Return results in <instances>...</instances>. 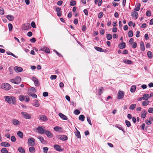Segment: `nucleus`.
Here are the masks:
<instances>
[{"label":"nucleus","instance_id":"nucleus-55","mask_svg":"<svg viewBox=\"0 0 153 153\" xmlns=\"http://www.w3.org/2000/svg\"><path fill=\"white\" fill-rule=\"evenodd\" d=\"M117 127L120 130H121L123 131V132H125L124 131V129L121 126V125H119L118 126H117Z\"/></svg>","mask_w":153,"mask_h":153},{"label":"nucleus","instance_id":"nucleus-33","mask_svg":"<svg viewBox=\"0 0 153 153\" xmlns=\"http://www.w3.org/2000/svg\"><path fill=\"white\" fill-rule=\"evenodd\" d=\"M25 97L24 96L21 95H20L19 97V100H20L21 101H23L25 100Z\"/></svg>","mask_w":153,"mask_h":153},{"label":"nucleus","instance_id":"nucleus-63","mask_svg":"<svg viewBox=\"0 0 153 153\" xmlns=\"http://www.w3.org/2000/svg\"><path fill=\"white\" fill-rule=\"evenodd\" d=\"M25 98L24 100H25V101L28 102L29 101V100H30L29 98L27 96H25Z\"/></svg>","mask_w":153,"mask_h":153},{"label":"nucleus","instance_id":"nucleus-51","mask_svg":"<svg viewBox=\"0 0 153 153\" xmlns=\"http://www.w3.org/2000/svg\"><path fill=\"white\" fill-rule=\"evenodd\" d=\"M11 140L12 142H15L16 141V138L14 136H12L11 137Z\"/></svg>","mask_w":153,"mask_h":153},{"label":"nucleus","instance_id":"nucleus-62","mask_svg":"<svg viewBox=\"0 0 153 153\" xmlns=\"http://www.w3.org/2000/svg\"><path fill=\"white\" fill-rule=\"evenodd\" d=\"M48 94L46 92H44L43 93V96L44 97H46L48 96Z\"/></svg>","mask_w":153,"mask_h":153},{"label":"nucleus","instance_id":"nucleus-20","mask_svg":"<svg viewBox=\"0 0 153 153\" xmlns=\"http://www.w3.org/2000/svg\"><path fill=\"white\" fill-rule=\"evenodd\" d=\"M150 98L149 95L148 94H144L143 96V100H147Z\"/></svg>","mask_w":153,"mask_h":153},{"label":"nucleus","instance_id":"nucleus-46","mask_svg":"<svg viewBox=\"0 0 153 153\" xmlns=\"http://www.w3.org/2000/svg\"><path fill=\"white\" fill-rule=\"evenodd\" d=\"M61 129V127L59 126H56L54 128V130L56 131H59V130Z\"/></svg>","mask_w":153,"mask_h":153},{"label":"nucleus","instance_id":"nucleus-57","mask_svg":"<svg viewBox=\"0 0 153 153\" xmlns=\"http://www.w3.org/2000/svg\"><path fill=\"white\" fill-rule=\"evenodd\" d=\"M10 81L12 83L17 84V82H16V79H11Z\"/></svg>","mask_w":153,"mask_h":153},{"label":"nucleus","instance_id":"nucleus-26","mask_svg":"<svg viewBox=\"0 0 153 153\" xmlns=\"http://www.w3.org/2000/svg\"><path fill=\"white\" fill-rule=\"evenodd\" d=\"M17 134L18 136L20 138H22L23 137V134L22 132L19 131Z\"/></svg>","mask_w":153,"mask_h":153},{"label":"nucleus","instance_id":"nucleus-2","mask_svg":"<svg viewBox=\"0 0 153 153\" xmlns=\"http://www.w3.org/2000/svg\"><path fill=\"white\" fill-rule=\"evenodd\" d=\"M1 88L4 90L8 91L11 88V85L8 83H2Z\"/></svg>","mask_w":153,"mask_h":153},{"label":"nucleus","instance_id":"nucleus-49","mask_svg":"<svg viewBox=\"0 0 153 153\" xmlns=\"http://www.w3.org/2000/svg\"><path fill=\"white\" fill-rule=\"evenodd\" d=\"M103 16V13L102 12H100L98 15V18L99 19H101L102 17Z\"/></svg>","mask_w":153,"mask_h":153},{"label":"nucleus","instance_id":"nucleus-19","mask_svg":"<svg viewBox=\"0 0 153 153\" xmlns=\"http://www.w3.org/2000/svg\"><path fill=\"white\" fill-rule=\"evenodd\" d=\"M140 46L141 51H144L145 50V46L143 42L142 41L140 42Z\"/></svg>","mask_w":153,"mask_h":153},{"label":"nucleus","instance_id":"nucleus-30","mask_svg":"<svg viewBox=\"0 0 153 153\" xmlns=\"http://www.w3.org/2000/svg\"><path fill=\"white\" fill-rule=\"evenodd\" d=\"M136 87L135 85L132 86L131 88L130 91L131 92H134L135 91Z\"/></svg>","mask_w":153,"mask_h":153},{"label":"nucleus","instance_id":"nucleus-25","mask_svg":"<svg viewBox=\"0 0 153 153\" xmlns=\"http://www.w3.org/2000/svg\"><path fill=\"white\" fill-rule=\"evenodd\" d=\"M19 152L21 153H25V149L22 147H19L18 149Z\"/></svg>","mask_w":153,"mask_h":153},{"label":"nucleus","instance_id":"nucleus-42","mask_svg":"<svg viewBox=\"0 0 153 153\" xmlns=\"http://www.w3.org/2000/svg\"><path fill=\"white\" fill-rule=\"evenodd\" d=\"M16 82H17V84H18L21 81V78L19 76H17L15 78Z\"/></svg>","mask_w":153,"mask_h":153},{"label":"nucleus","instance_id":"nucleus-17","mask_svg":"<svg viewBox=\"0 0 153 153\" xmlns=\"http://www.w3.org/2000/svg\"><path fill=\"white\" fill-rule=\"evenodd\" d=\"M1 146L4 147H9L10 146V143L6 142L1 143Z\"/></svg>","mask_w":153,"mask_h":153},{"label":"nucleus","instance_id":"nucleus-27","mask_svg":"<svg viewBox=\"0 0 153 153\" xmlns=\"http://www.w3.org/2000/svg\"><path fill=\"white\" fill-rule=\"evenodd\" d=\"M126 47V44L125 42H123L119 45V48L122 49L125 48Z\"/></svg>","mask_w":153,"mask_h":153},{"label":"nucleus","instance_id":"nucleus-32","mask_svg":"<svg viewBox=\"0 0 153 153\" xmlns=\"http://www.w3.org/2000/svg\"><path fill=\"white\" fill-rule=\"evenodd\" d=\"M140 3H138L137 4V7L134 9V10L136 11H138L140 8Z\"/></svg>","mask_w":153,"mask_h":153},{"label":"nucleus","instance_id":"nucleus-16","mask_svg":"<svg viewBox=\"0 0 153 153\" xmlns=\"http://www.w3.org/2000/svg\"><path fill=\"white\" fill-rule=\"evenodd\" d=\"M14 69L16 72H21L22 71V68L20 67L16 66L14 67Z\"/></svg>","mask_w":153,"mask_h":153},{"label":"nucleus","instance_id":"nucleus-9","mask_svg":"<svg viewBox=\"0 0 153 153\" xmlns=\"http://www.w3.org/2000/svg\"><path fill=\"white\" fill-rule=\"evenodd\" d=\"M38 118L40 120L43 121H46L48 120V119L47 117L43 115H39L38 117Z\"/></svg>","mask_w":153,"mask_h":153},{"label":"nucleus","instance_id":"nucleus-28","mask_svg":"<svg viewBox=\"0 0 153 153\" xmlns=\"http://www.w3.org/2000/svg\"><path fill=\"white\" fill-rule=\"evenodd\" d=\"M29 151L31 153H34L35 152V150L33 146H32L29 148Z\"/></svg>","mask_w":153,"mask_h":153},{"label":"nucleus","instance_id":"nucleus-44","mask_svg":"<svg viewBox=\"0 0 153 153\" xmlns=\"http://www.w3.org/2000/svg\"><path fill=\"white\" fill-rule=\"evenodd\" d=\"M76 4V2L75 1L71 0V1L70 5L71 6H74Z\"/></svg>","mask_w":153,"mask_h":153},{"label":"nucleus","instance_id":"nucleus-40","mask_svg":"<svg viewBox=\"0 0 153 153\" xmlns=\"http://www.w3.org/2000/svg\"><path fill=\"white\" fill-rule=\"evenodd\" d=\"M2 153H8V151L5 148H3L1 150Z\"/></svg>","mask_w":153,"mask_h":153},{"label":"nucleus","instance_id":"nucleus-24","mask_svg":"<svg viewBox=\"0 0 153 153\" xmlns=\"http://www.w3.org/2000/svg\"><path fill=\"white\" fill-rule=\"evenodd\" d=\"M6 18L9 21H12L13 20L14 18L13 16L10 15H7L6 16Z\"/></svg>","mask_w":153,"mask_h":153},{"label":"nucleus","instance_id":"nucleus-56","mask_svg":"<svg viewBox=\"0 0 153 153\" xmlns=\"http://www.w3.org/2000/svg\"><path fill=\"white\" fill-rule=\"evenodd\" d=\"M43 152L44 153H47L48 150V148L47 147H44L43 148Z\"/></svg>","mask_w":153,"mask_h":153},{"label":"nucleus","instance_id":"nucleus-34","mask_svg":"<svg viewBox=\"0 0 153 153\" xmlns=\"http://www.w3.org/2000/svg\"><path fill=\"white\" fill-rule=\"evenodd\" d=\"M75 134L77 138H80L81 137L80 132L78 130H77V131L75 133Z\"/></svg>","mask_w":153,"mask_h":153},{"label":"nucleus","instance_id":"nucleus-22","mask_svg":"<svg viewBox=\"0 0 153 153\" xmlns=\"http://www.w3.org/2000/svg\"><path fill=\"white\" fill-rule=\"evenodd\" d=\"M13 123L15 126H17L19 125V121L16 119H13L12 120Z\"/></svg>","mask_w":153,"mask_h":153},{"label":"nucleus","instance_id":"nucleus-37","mask_svg":"<svg viewBox=\"0 0 153 153\" xmlns=\"http://www.w3.org/2000/svg\"><path fill=\"white\" fill-rule=\"evenodd\" d=\"M147 54L148 57L149 58L151 59L152 57V56H153L152 54L151 51H148L147 52Z\"/></svg>","mask_w":153,"mask_h":153},{"label":"nucleus","instance_id":"nucleus-53","mask_svg":"<svg viewBox=\"0 0 153 153\" xmlns=\"http://www.w3.org/2000/svg\"><path fill=\"white\" fill-rule=\"evenodd\" d=\"M7 53L8 55H11V56H13V57H14L15 58H17V57L14 54H13V53H11V52H7Z\"/></svg>","mask_w":153,"mask_h":153},{"label":"nucleus","instance_id":"nucleus-4","mask_svg":"<svg viewBox=\"0 0 153 153\" xmlns=\"http://www.w3.org/2000/svg\"><path fill=\"white\" fill-rule=\"evenodd\" d=\"M36 130L37 131H36L41 134H44L46 131V130L44 129L42 126H38L36 128Z\"/></svg>","mask_w":153,"mask_h":153},{"label":"nucleus","instance_id":"nucleus-36","mask_svg":"<svg viewBox=\"0 0 153 153\" xmlns=\"http://www.w3.org/2000/svg\"><path fill=\"white\" fill-rule=\"evenodd\" d=\"M85 117L83 115H80L79 117V120L83 121L85 120Z\"/></svg>","mask_w":153,"mask_h":153},{"label":"nucleus","instance_id":"nucleus-48","mask_svg":"<svg viewBox=\"0 0 153 153\" xmlns=\"http://www.w3.org/2000/svg\"><path fill=\"white\" fill-rule=\"evenodd\" d=\"M9 30L10 31H11L13 29V25L9 23L8 24Z\"/></svg>","mask_w":153,"mask_h":153},{"label":"nucleus","instance_id":"nucleus-59","mask_svg":"<svg viewBox=\"0 0 153 153\" xmlns=\"http://www.w3.org/2000/svg\"><path fill=\"white\" fill-rule=\"evenodd\" d=\"M145 123L147 125H150L152 123V122L150 120H147L145 121Z\"/></svg>","mask_w":153,"mask_h":153},{"label":"nucleus","instance_id":"nucleus-35","mask_svg":"<svg viewBox=\"0 0 153 153\" xmlns=\"http://www.w3.org/2000/svg\"><path fill=\"white\" fill-rule=\"evenodd\" d=\"M149 101L148 100H146L143 102L142 105L143 106H147L149 105Z\"/></svg>","mask_w":153,"mask_h":153},{"label":"nucleus","instance_id":"nucleus-47","mask_svg":"<svg viewBox=\"0 0 153 153\" xmlns=\"http://www.w3.org/2000/svg\"><path fill=\"white\" fill-rule=\"evenodd\" d=\"M4 14V11L3 8L1 7H0V14L3 15Z\"/></svg>","mask_w":153,"mask_h":153},{"label":"nucleus","instance_id":"nucleus-7","mask_svg":"<svg viewBox=\"0 0 153 153\" xmlns=\"http://www.w3.org/2000/svg\"><path fill=\"white\" fill-rule=\"evenodd\" d=\"M57 138L62 140H65L68 139L67 137L65 135H58L56 136Z\"/></svg>","mask_w":153,"mask_h":153},{"label":"nucleus","instance_id":"nucleus-1","mask_svg":"<svg viewBox=\"0 0 153 153\" xmlns=\"http://www.w3.org/2000/svg\"><path fill=\"white\" fill-rule=\"evenodd\" d=\"M5 100L10 104L14 105L16 103V99L12 96H5Z\"/></svg>","mask_w":153,"mask_h":153},{"label":"nucleus","instance_id":"nucleus-18","mask_svg":"<svg viewBox=\"0 0 153 153\" xmlns=\"http://www.w3.org/2000/svg\"><path fill=\"white\" fill-rule=\"evenodd\" d=\"M123 62L125 63L128 65L132 64L133 63L132 61L128 59H124L123 60Z\"/></svg>","mask_w":153,"mask_h":153},{"label":"nucleus","instance_id":"nucleus-12","mask_svg":"<svg viewBox=\"0 0 153 153\" xmlns=\"http://www.w3.org/2000/svg\"><path fill=\"white\" fill-rule=\"evenodd\" d=\"M59 116L63 120H68V117L65 115L62 114L61 113H59Z\"/></svg>","mask_w":153,"mask_h":153},{"label":"nucleus","instance_id":"nucleus-50","mask_svg":"<svg viewBox=\"0 0 153 153\" xmlns=\"http://www.w3.org/2000/svg\"><path fill=\"white\" fill-rule=\"evenodd\" d=\"M87 121L88 122V123L91 126L92 125V124L91 123V120H90V118L88 116V117H87Z\"/></svg>","mask_w":153,"mask_h":153},{"label":"nucleus","instance_id":"nucleus-39","mask_svg":"<svg viewBox=\"0 0 153 153\" xmlns=\"http://www.w3.org/2000/svg\"><path fill=\"white\" fill-rule=\"evenodd\" d=\"M103 91V88L102 87H101L100 89H99V90L98 91V95H100L102 92Z\"/></svg>","mask_w":153,"mask_h":153},{"label":"nucleus","instance_id":"nucleus-3","mask_svg":"<svg viewBox=\"0 0 153 153\" xmlns=\"http://www.w3.org/2000/svg\"><path fill=\"white\" fill-rule=\"evenodd\" d=\"M35 139L33 137L28 139L27 143L29 146H33L35 145Z\"/></svg>","mask_w":153,"mask_h":153},{"label":"nucleus","instance_id":"nucleus-14","mask_svg":"<svg viewBox=\"0 0 153 153\" xmlns=\"http://www.w3.org/2000/svg\"><path fill=\"white\" fill-rule=\"evenodd\" d=\"M54 148L55 149L59 152H61L62 151V149L61 148L60 146L58 145H54Z\"/></svg>","mask_w":153,"mask_h":153},{"label":"nucleus","instance_id":"nucleus-11","mask_svg":"<svg viewBox=\"0 0 153 153\" xmlns=\"http://www.w3.org/2000/svg\"><path fill=\"white\" fill-rule=\"evenodd\" d=\"M37 138L42 143L45 144L46 143L47 141L45 140L43 137L39 136H38Z\"/></svg>","mask_w":153,"mask_h":153},{"label":"nucleus","instance_id":"nucleus-60","mask_svg":"<svg viewBox=\"0 0 153 153\" xmlns=\"http://www.w3.org/2000/svg\"><path fill=\"white\" fill-rule=\"evenodd\" d=\"M146 15L147 16H151V11H147L146 13Z\"/></svg>","mask_w":153,"mask_h":153},{"label":"nucleus","instance_id":"nucleus-41","mask_svg":"<svg viewBox=\"0 0 153 153\" xmlns=\"http://www.w3.org/2000/svg\"><path fill=\"white\" fill-rule=\"evenodd\" d=\"M33 105L34 106L36 107H38L39 106V102L38 100H35Z\"/></svg>","mask_w":153,"mask_h":153},{"label":"nucleus","instance_id":"nucleus-31","mask_svg":"<svg viewBox=\"0 0 153 153\" xmlns=\"http://www.w3.org/2000/svg\"><path fill=\"white\" fill-rule=\"evenodd\" d=\"M136 106V104H133L130 106L129 109L130 110H134Z\"/></svg>","mask_w":153,"mask_h":153},{"label":"nucleus","instance_id":"nucleus-8","mask_svg":"<svg viewBox=\"0 0 153 153\" xmlns=\"http://www.w3.org/2000/svg\"><path fill=\"white\" fill-rule=\"evenodd\" d=\"M32 80L34 82L36 86H38L39 85L40 83L38 79L36 77L33 76L32 78Z\"/></svg>","mask_w":153,"mask_h":153},{"label":"nucleus","instance_id":"nucleus-29","mask_svg":"<svg viewBox=\"0 0 153 153\" xmlns=\"http://www.w3.org/2000/svg\"><path fill=\"white\" fill-rule=\"evenodd\" d=\"M95 49L97 51L99 52H104L102 48L98 47H95Z\"/></svg>","mask_w":153,"mask_h":153},{"label":"nucleus","instance_id":"nucleus-13","mask_svg":"<svg viewBox=\"0 0 153 153\" xmlns=\"http://www.w3.org/2000/svg\"><path fill=\"white\" fill-rule=\"evenodd\" d=\"M45 134L47 136L49 137H51L53 136V134L50 131H47L46 130Z\"/></svg>","mask_w":153,"mask_h":153},{"label":"nucleus","instance_id":"nucleus-5","mask_svg":"<svg viewBox=\"0 0 153 153\" xmlns=\"http://www.w3.org/2000/svg\"><path fill=\"white\" fill-rule=\"evenodd\" d=\"M124 96V93L123 91H119L117 94L118 99H120L123 98Z\"/></svg>","mask_w":153,"mask_h":153},{"label":"nucleus","instance_id":"nucleus-21","mask_svg":"<svg viewBox=\"0 0 153 153\" xmlns=\"http://www.w3.org/2000/svg\"><path fill=\"white\" fill-rule=\"evenodd\" d=\"M146 115V111L144 110L141 113V117L143 118H144Z\"/></svg>","mask_w":153,"mask_h":153},{"label":"nucleus","instance_id":"nucleus-52","mask_svg":"<svg viewBox=\"0 0 153 153\" xmlns=\"http://www.w3.org/2000/svg\"><path fill=\"white\" fill-rule=\"evenodd\" d=\"M74 113L75 115H78L80 114V112L79 110L77 109L74 111Z\"/></svg>","mask_w":153,"mask_h":153},{"label":"nucleus","instance_id":"nucleus-6","mask_svg":"<svg viewBox=\"0 0 153 153\" xmlns=\"http://www.w3.org/2000/svg\"><path fill=\"white\" fill-rule=\"evenodd\" d=\"M23 116V117L25 119H30L31 118V117L30 114H28V113L26 112H22L21 113Z\"/></svg>","mask_w":153,"mask_h":153},{"label":"nucleus","instance_id":"nucleus-58","mask_svg":"<svg viewBox=\"0 0 153 153\" xmlns=\"http://www.w3.org/2000/svg\"><path fill=\"white\" fill-rule=\"evenodd\" d=\"M31 91L33 92V93H35L36 91V90L34 87H31L30 90Z\"/></svg>","mask_w":153,"mask_h":153},{"label":"nucleus","instance_id":"nucleus-43","mask_svg":"<svg viewBox=\"0 0 153 153\" xmlns=\"http://www.w3.org/2000/svg\"><path fill=\"white\" fill-rule=\"evenodd\" d=\"M128 36L129 37H131L133 36V33L132 30H129L128 33Z\"/></svg>","mask_w":153,"mask_h":153},{"label":"nucleus","instance_id":"nucleus-61","mask_svg":"<svg viewBox=\"0 0 153 153\" xmlns=\"http://www.w3.org/2000/svg\"><path fill=\"white\" fill-rule=\"evenodd\" d=\"M31 26L33 28L36 27V25L34 22L33 21L31 23Z\"/></svg>","mask_w":153,"mask_h":153},{"label":"nucleus","instance_id":"nucleus-38","mask_svg":"<svg viewBox=\"0 0 153 153\" xmlns=\"http://www.w3.org/2000/svg\"><path fill=\"white\" fill-rule=\"evenodd\" d=\"M106 37L108 40H110L111 39L112 36L111 34H107L106 35Z\"/></svg>","mask_w":153,"mask_h":153},{"label":"nucleus","instance_id":"nucleus-64","mask_svg":"<svg viewBox=\"0 0 153 153\" xmlns=\"http://www.w3.org/2000/svg\"><path fill=\"white\" fill-rule=\"evenodd\" d=\"M148 112L149 113H153V108H150L148 109Z\"/></svg>","mask_w":153,"mask_h":153},{"label":"nucleus","instance_id":"nucleus-45","mask_svg":"<svg viewBox=\"0 0 153 153\" xmlns=\"http://www.w3.org/2000/svg\"><path fill=\"white\" fill-rule=\"evenodd\" d=\"M125 123L126 125L128 127H129L131 126V124L129 121L126 120L125 121Z\"/></svg>","mask_w":153,"mask_h":153},{"label":"nucleus","instance_id":"nucleus-54","mask_svg":"<svg viewBox=\"0 0 153 153\" xmlns=\"http://www.w3.org/2000/svg\"><path fill=\"white\" fill-rule=\"evenodd\" d=\"M57 76L56 75H52L51 76L50 79L51 80L55 79L56 78Z\"/></svg>","mask_w":153,"mask_h":153},{"label":"nucleus","instance_id":"nucleus-23","mask_svg":"<svg viewBox=\"0 0 153 153\" xmlns=\"http://www.w3.org/2000/svg\"><path fill=\"white\" fill-rule=\"evenodd\" d=\"M138 15V13L135 11H133L131 13V16L133 17H136V19L137 18Z\"/></svg>","mask_w":153,"mask_h":153},{"label":"nucleus","instance_id":"nucleus-10","mask_svg":"<svg viewBox=\"0 0 153 153\" xmlns=\"http://www.w3.org/2000/svg\"><path fill=\"white\" fill-rule=\"evenodd\" d=\"M41 50L42 51H45L46 53H49L50 50L48 48H46L45 46H43L41 48Z\"/></svg>","mask_w":153,"mask_h":153},{"label":"nucleus","instance_id":"nucleus-15","mask_svg":"<svg viewBox=\"0 0 153 153\" xmlns=\"http://www.w3.org/2000/svg\"><path fill=\"white\" fill-rule=\"evenodd\" d=\"M30 28V25L27 24L26 25H24L22 26V29L24 30H28Z\"/></svg>","mask_w":153,"mask_h":153}]
</instances>
